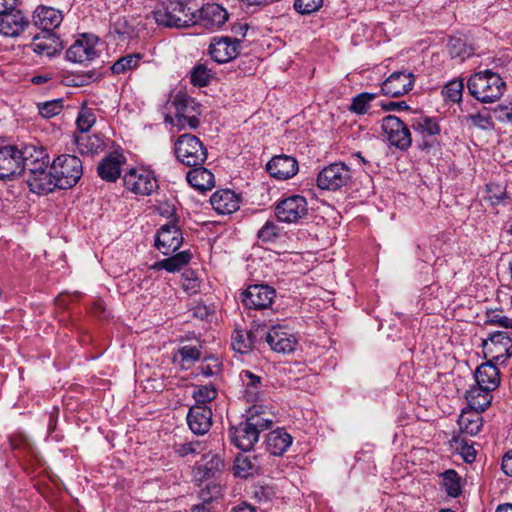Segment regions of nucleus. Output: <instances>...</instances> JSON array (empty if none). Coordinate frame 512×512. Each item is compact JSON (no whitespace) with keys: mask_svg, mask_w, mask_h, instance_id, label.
<instances>
[{"mask_svg":"<svg viewBox=\"0 0 512 512\" xmlns=\"http://www.w3.org/2000/svg\"><path fill=\"white\" fill-rule=\"evenodd\" d=\"M469 93L482 103H492L503 95L506 84L498 73L484 70L471 75L467 81Z\"/></svg>","mask_w":512,"mask_h":512,"instance_id":"1","label":"nucleus"},{"mask_svg":"<svg viewBox=\"0 0 512 512\" xmlns=\"http://www.w3.org/2000/svg\"><path fill=\"white\" fill-rule=\"evenodd\" d=\"M184 0H170L154 12V19L165 27L186 28L197 23V12Z\"/></svg>","mask_w":512,"mask_h":512,"instance_id":"2","label":"nucleus"},{"mask_svg":"<svg viewBox=\"0 0 512 512\" xmlns=\"http://www.w3.org/2000/svg\"><path fill=\"white\" fill-rule=\"evenodd\" d=\"M59 189L75 186L83 175L82 161L75 155H60L51 163Z\"/></svg>","mask_w":512,"mask_h":512,"instance_id":"3","label":"nucleus"},{"mask_svg":"<svg viewBox=\"0 0 512 512\" xmlns=\"http://www.w3.org/2000/svg\"><path fill=\"white\" fill-rule=\"evenodd\" d=\"M177 159L188 167L202 165L207 158V150L198 137L192 134L181 135L175 142Z\"/></svg>","mask_w":512,"mask_h":512,"instance_id":"4","label":"nucleus"},{"mask_svg":"<svg viewBox=\"0 0 512 512\" xmlns=\"http://www.w3.org/2000/svg\"><path fill=\"white\" fill-rule=\"evenodd\" d=\"M166 109L169 112L174 110L178 125L181 127L188 125L190 128H197L200 125L199 104L181 92L171 96Z\"/></svg>","mask_w":512,"mask_h":512,"instance_id":"5","label":"nucleus"},{"mask_svg":"<svg viewBox=\"0 0 512 512\" xmlns=\"http://www.w3.org/2000/svg\"><path fill=\"white\" fill-rule=\"evenodd\" d=\"M352 179L349 166L343 162H335L324 167L317 176V186L322 190L337 191L346 186Z\"/></svg>","mask_w":512,"mask_h":512,"instance_id":"6","label":"nucleus"},{"mask_svg":"<svg viewBox=\"0 0 512 512\" xmlns=\"http://www.w3.org/2000/svg\"><path fill=\"white\" fill-rule=\"evenodd\" d=\"M308 214V203L304 196L291 195L279 201L275 207L277 219L285 223H297Z\"/></svg>","mask_w":512,"mask_h":512,"instance_id":"7","label":"nucleus"},{"mask_svg":"<svg viewBox=\"0 0 512 512\" xmlns=\"http://www.w3.org/2000/svg\"><path fill=\"white\" fill-rule=\"evenodd\" d=\"M483 352L486 358L495 363H504L512 355V339L507 332L496 331L483 341Z\"/></svg>","mask_w":512,"mask_h":512,"instance_id":"8","label":"nucleus"},{"mask_svg":"<svg viewBox=\"0 0 512 512\" xmlns=\"http://www.w3.org/2000/svg\"><path fill=\"white\" fill-rule=\"evenodd\" d=\"M20 146L6 145L0 148V179L13 180L23 174Z\"/></svg>","mask_w":512,"mask_h":512,"instance_id":"9","label":"nucleus"},{"mask_svg":"<svg viewBox=\"0 0 512 512\" xmlns=\"http://www.w3.org/2000/svg\"><path fill=\"white\" fill-rule=\"evenodd\" d=\"M275 297V289L264 284L250 285L241 293V300L244 306L255 310L269 308Z\"/></svg>","mask_w":512,"mask_h":512,"instance_id":"10","label":"nucleus"},{"mask_svg":"<svg viewBox=\"0 0 512 512\" xmlns=\"http://www.w3.org/2000/svg\"><path fill=\"white\" fill-rule=\"evenodd\" d=\"M182 243V232L173 222L161 226L156 233L155 246L164 255L174 253Z\"/></svg>","mask_w":512,"mask_h":512,"instance_id":"11","label":"nucleus"},{"mask_svg":"<svg viewBox=\"0 0 512 512\" xmlns=\"http://www.w3.org/2000/svg\"><path fill=\"white\" fill-rule=\"evenodd\" d=\"M96 43V38L86 34L82 35L67 49V60L80 64L94 60L98 57Z\"/></svg>","mask_w":512,"mask_h":512,"instance_id":"12","label":"nucleus"},{"mask_svg":"<svg viewBox=\"0 0 512 512\" xmlns=\"http://www.w3.org/2000/svg\"><path fill=\"white\" fill-rule=\"evenodd\" d=\"M26 182L30 190L37 194H48L59 188L51 164H49V167H41L37 171L26 174Z\"/></svg>","mask_w":512,"mask_h":512,"instance_id":"13","label":"nucleus"},{"mask_svg":"<svg viewBox=\"0 0 512 512\" xmlns=\"http://www.w3.org/2000/svg\"><path fill=\"white\" fill-rule=\"evenodd\" d=\"M265 340L277 353H292L297 345L296 337L284 326L275 325L265 334Z\"/></svg>","mask_w":512,"mask_h":512,"instance_id":"14","label":"nucleus"},{"mask_svg":"<svg viewBox=\"0 0 512 512\" xmlns=\"http://www.w3.org/2000/svg\"><path fill=\"white\" fill-rule=\"evenodd\" d=\"M22 156L23 174L37 171L41 167H49L50 158L43 146L33 143L23 144L20 146Z\"/></svg>","mask_w":512,"mask_h":512,"instance_id":"15","label":"nucleus"},{"mask_svg":"<svg viewBox=\"0 0 512 512\" xmlns=\"http://www.w3.org/2000/svg\"><path fill=\"white\" fill-rule=\"evenodd\" d=\"M123 181L129 191L139 195H150L157 188L156 179L146 171L130 169L124 174Z\"/></svg>","mask_w":512,"mask_h":512,"instance_id":"16","label":"nucleus"},{"mask_svg":"<svg viewBox=\"0 0 512 512\" xmlns=\"http://www.w3.org/2000/svg\"><path fill=\"white\" fill-rule=\"evenodd\" d=\"M73 143L81 155L98 154L106 145L101 133L94 130H77L73 135Z\"/></svg>","mask_w":512,"mask_h":512,"instance_id":"17","label":"nucleus"},{"mask_svg":"<svg viewBox=\"0 0 512 512\" xmlns=\"http://www.w3.org/2000/svg\"><path fill=\"white\" fill-rule=\"evenodd\" d=\"M29 26V18L21 10L0 14V33L5 37H18Z\"/></svg>","mask_w":512,"mask_h":512,"instance_id":"18","label":"nucleus"},{"mask_svg":"<svg viewBox=\"0 0 512 512\" xmlns=\"http://www.w3.org/2000/svg\"><path fill=\"white\" fill-rule=\"evenodd\" d=\"M240 41L230 37L214 38L209 46V53L218 63H227L238 56Z\"/></svg>","mask_w":512,"mask_h":512,"instance_id":"19","label":"nucleus"},{"mask_svg":"<svg viewBox=\"0 0 512 512\" xmlns=\"http://www.w3.org/2000/svg\"><path fill=\"white\" fill-rule=\"evenodd\" d=\"M414 80L410 72H394L382 83L381 91L387 96L400 97L413 88Z\"/></svg>","mask_w":512,"mask_h":512,"instance_id":"20","label":"nucleus"},{"mask_svg":"<svg viewBox=\"0 0 512 512\" xmlns=\"http://www.w3.org/2000/svg\"><path fill=\"white\" fill-rule=\"evenodd\" d=\"M253 425L246 419L229 431L232 443L243 451L251 450L259 439L257 428H254Z\"/></svg>","mask_w":512,"mask_h":512,"instance_id":"21","label":"nucleus"},{"mask_svg":"<svg viewBox=\"0 0 512 512\" xmlns=\"http://www.w3.org/2000/svg\"><path fill=\"white\" fill-rule=\"evenodd\" d=\"M190 430L196 435L206 434L212 425V410L208 406L193 405L187 414Z\"/></svg>","mask_w":512,"mask_h":512,"instance_id":"22","label":"nucleus"},{"mask_svg":"<svg viewBox=\"0 0 512 512\" xmlns=\"http://www.w3.org/2000/svg\"><path fill=\"white\" fill-rule=\"evenodd\" d=\"M270 176L286 180L292 178L298 172V163L295 158L287 155L274 156L266 165Z\"/></svg>","mask_w":512,"mask_h":512,"instance_id":"23","label":"nucleus"},{"mask_svg":"<svg viewBox=\"0 0 512 512\" xmlns=\"http://www.w3.org/2000/svg\"><path fill=\"white\" fill-rule=\"evenodd\" d=\"M228 20L227 11L219 4L204 5L197 12V23L207 29L220 28Z\"/></svg>","mask_w":512,"mask_h":512,"instance_id":"24","label":"nucleus"},{"mask_svg":"<svg viewBox=\"0 0 512 512\" xmlns=\"http://www.w3.org/2000/svg\"><path fill=\"white\" fill-rule=\"evenodd\" d=\"M126 163V157L119 151H114L103 158L97 167V173L102 180L115 182L121 175V167Z\"/></svg>","mask_w":512,"mask_h":512,"instance_id":"25","label":"nucleus"},{"mask_svg":"<svg viewBox=\"0 0 512 512\" xmlns=\"http://www.w3.org/2000/svg\"><path fill=\"white\" fill-rule=\"evenodd\" d=\"M31 47L36 54L49 58L57 55L63 49L60 38L55 33L48 31L34 36Z\"/></svg>","mask_w":512,"mask_h":512,"instance_id":"26","label":"nucleus"},{"mask_svg":"<svg viewBox=\"0 0 512 512\" xmlns=\"http://www.w3.org/2000/svg\"><path fill=\"white\" fill-rule=\"evenodd\" d=\"M213 209L222 215L232 214L240 207V197L229 189L218 190L210 198Z\"/></svg>","mask_w":512,"mask_h":512,"instance_id":"27","label":"nucleus"},{"mask_svg":"<svg viewBox=\"0 0 512 512\" xmlns=\"http://www.w3.org/2000/svg\"><path fill=\"white\" fill-rule=\"evenodd\" d=\"M63 21L62 11L50 6H39L34 11L33 22L43 31L52 32Z\"/></svg>","mask_w":512,"mask_h":512,"instance_id":"28","label":"nucleus"},{"mask_svg":"<svg viewBox=\"0 0 512 512\" xmlns=\"http://www.w3.org/2000/svg\"><path fill=\"white\" fill-rule=\"evenodd\" d=\"M498 364L491 360L481 364L475 371L476 385L495 390L500 384Z\"/></svg>","mask_w":512,"mask_h":512,"instance_id":"29","label":"nucleus"},{"mask_svg":"<svg viewBox=\"0 0 512 512\" xmlns=\"http://www.w3.org/2000/svg\"><path fill=\"white\" fill-rule=\"evenodd\" d=\"M259 456L239 454L233 465L234 475L240 478H248L261 472Z\"/></svg>","mask_w":512,"mask_h":512,"instance_id":"30","label":"nucleus"},{"mask_svg":"<svg viewBox=\"0 0 512 512\" xmlns=\"http://www.w3.org/2000/svg\"><path fill=\"white\" fill-rule=\"evenodd\" d=\"M186 179L194 189L200 192L211 190L215 186L213 173L202 165L189 170Z\"/></svg>","mask_w":512,"mask_h":512,"instance_id":"31","label":"nucleus"},{"mask_svg":"<svg viewBox=\"0 0 512 512\" xmlns=\"http://www.w3.org/2000/svg\"><path fill=\"white\" fill-rule=\"evenodd\" d=\"M240 379L244 386L243 396L247 402H256L263 393L261 377L255 375L249 370H243L240 373Z\"/></svg>","mask_w":512,"mask_h":512,"instance_id":"32","label":"nucleus"},{"mask_svg":"<svg viewBox=\"0 0 512 512\" xmlns=\"http://www.w3.org/2000/svg\"><path fill=\"white\" fill-rule=\"evenodd\" d=\"M292 436L284 429H276L267 435L266 444L270 454L283 455L292 444Z\"/></svg>","mask_w":512,"mask_h":512,"instance_id":"33","label":"nucleus"},{"mask_svg":"<svg viewBox=\"0 0 512 512\" xmlns=\"http://www.w3.org/2000/svg\"><path fill=\"white\" fill-rule=\"evenodd\" d=\"M493 389L480 387L476 385L466 392V400L468 401L469 407L482 412L486 410L491 404Z\"/></svg>","mask_w":512,"mask_h":512,"instance_id":"34","label":"nucleus"},{"mask_svg":"<svg viewBox=\"0 0 512 512\" xmlns=\"http://www.w3.org/2000/svg\"><path fill=\"white\" fill-rule=\"evenodd\" d=\"M458 425L462 433L471 436L478 434L482 427L481 412L472 408L463 410L459 416Z\"/></svg>","mask_w":512,"mask_h":512,"instance_id":"35","label":"nucleus"},{"mask_svg":"<svg viewBox=\"0 0 512 512\" xmlns=\"http://www.w3.org/2000/svg\"><path fill=\"white\" fill-rule=\"evenodd\" d=\"M191 260V253L189 251H181L171 257L163 259L157 263V267L165 269L168 272L180 271Z\"/></svg>","mask_w":512,"mask_h":512,"instance_id":"36","label":"nucleus"},{"mask_svg":"<svg viewBox=\"0 0 512 512\" xmlns=\"http://www.w3.org/2000/svg\"><path fill=\"white\" fill-rule=\"evenodd\" d=\"M442 486L448 496L456 498L458 497L461 490V478L458 473L453 469H448L441 473Z\"/></svg>","mask_w":512,"mask_h":512,"instance_id":"37","label":"nucleus"},{"mask_svg":"<svg viewBox=\"0 0 512 512\" xmlns=\"http://www.w3.org/2000/svg\"><path fill=\"white\" fill-rule=\"evenodd\" d=\"M200 468L203 470V476L210 478L224 468V462L219 454L209 452L203 456Z\"/></svg>","mask_w":512,"mask_h":512,"instance_id":"38","label":"nucleus"},{"mask_svg":"<svg viewBox=\"0 0 512 512\" xmlns=\"http://www.w3.org/2000/svg\"><path fill=\"white\" fill-rule=\"evenodd\" d=\"M201 352L194 346H183L174 355V362H178L182 369H188L200 359Z\"/></svg>","mask_w":512,"mask_h":512,"instance_id":"39","label":"nucleus"},{"mask_svg":"<svg viewBox=\"0 0 512 512\" xmlns=\"http://www.w3.org/2000/svg\"><path fill=\"white\" fill-rule=\"evenodd\" d=\"M142 54L134 53L119 58L112 66L113 74H124L138 67Z\"/></svg>","mask_w":512,"mask_h":512,"instance_id":"40","label":"nucleus"},{"mask_svg":"<svg viewBox=\"0 0 512 512\" xmlns=\"http://www.w3.org/2000/svg\"><path fill=\"white\" fill-rule=\"evenodd\" d=\"M387 141L391 146L400 150H406L411 146L412 138L410 130H384Z\"/></svg>","mask_w":512,"mask_h":512,"instance_id":"41","label":"nucleus"},{"mask_svg":"<svg viewBox=\"0 0 512 512\" xmlns=\"http://www.w3.org/2000/svg\"><path fill=\"white\" fill-rule=\"evenodd\" d=\"M375 93L363 92L352 98L349 110L356 114H365L370 108V103L376 98Z\"/></svg>","mask_w":512,"mask_h":512,"instance_id":"42","label":"nucleus"},{"mask_svg":"<svg viewBox=\"0 0 512 512\" xmlns=\"http://www.w3.org/2000/svg\"><path fill=\"white\" fill-rule=\"evenodd\" d=\"M217 389L214 385H200L193 391L195 405L207 406V403L213 401L217 397Z\"/></svg>","mask_w":512,"mask_h":512,"instance_id":"43","label":"nucleus"},{"mask_svg":"<svg viewBox=\"0 0 512 512\" xmlns=\"http://www.w3.org/2000/svg\"><path fill=\"white\" fill-rule=\"evenodd\" d=\"M254 344V336L251 332H247L246 334L235 331V333L232 335V348L241 353H247L249 350L252 349Z\"/></svg>","mask_w":512,"mask_h":512,"instance_id":"44","label":"nucleus"},{"mask_svg":"<svg viewBox=\"0 0 512 512\" xmlns=\"http://www.w3.org/2000/svg\"><path fill=\"white\" fill-rule=\"evenodd\" d=\"M261 406L253 405L248 410L247 420L253 423V427L257 428V433L268 429L272 425V420L262 416Z\"/></svg>","mask_w":512,"mask_h":512,"instance_id":"45","label":"nucleus"},{"mask_svg":"<svg viewBox=\"0 0 512 512\" xmlns=\"http://www.w3.org/2000/svg\"><path fill=\"white\" fill-rule=\"evenodd\" d=\"M464 89L463 80H451L442 89V95L446 100L452 102H459L462 98V92Z\"/></svg>","mask_w":512,"mask_h":512,"instance_id":"46","label":"nucleus"},{"mask_svg":"<svg viewBox=\"0 0 512 512\" xmlns=\"http://www.w3.org/2000/svg\"><path fill=\"white\" fill-rule=\"evenodd\" d=\"M493 119L492 112L486 109L477 114H469L466 117L467 125L476 126L478 128H487L488 126L494 125L492 122Z\"/></svg>","mask_w":512,"mask_h":512,"instance_id":"47","label":"nucleus"},{"mask_svg":"<svg viewBox=\"0 0 512 512\" xmlns=\"http://www.w3.org/2000/svg\"><path fill=\"white\" fill-rule=\"evenodd\" d=\"M211 77L212 74L206 68V66L199 64L192 69L190 79L193 85L198 87H204L208 85Z\"/></svg>","mask_w":512,"mask_h":512,"instance_id":"48","label":"nucleus"},{"mask_svg":"<svg viewBox=\"0 0 512 512\" xmlns=\"http://www.w3.org/2000/svg\"><path fill=\"white\" fill-rule=\"evenodd\" d=\"M280 234V229L277 224L267 221L262 228L258 231L257 237L263 243L274 242Z\"/></svg>","mask_w":512,"mask_h":512,"instance_id":"49","label":"nucleus"},{"mask_svg":"<svg viewBox=\"0 0 512 512\" xmlns=\"http://www.w3.org/2000/svg\"><path fill=\"white\" fill-rule=\"evenodd\" d=\"M39 114L43 118H51L61 113L63 101L61 99L52 100L38 104Z\"/></svg>","mask_w":512,"mask_h":512,"instance_id":"50","label":"nucleus"},{"mask_svg":"<svg viewBox=\"0 0 512 512\" xmlns=\"http://www.w3.org/2000/svg\"><path fill=\"white\" fill-rule=\"evenodd\" d=\"M485 323L503 328H512V319L505 316L501 310H488Z\"/></svg>","mask_w":512,"mask_h":512,"instance_id":"51","label":"nucleus"},{"mask_svg":"<svg viewBox=\"0 0 512 512\" xmlns=\"http://www.w3.org/2000/svg\"><path fill=\"white\" fill-rule=\"evenodd\" d=\"M96 124V115L93 109L83 107L76 119L77 128H92Z\"/></svg>","mask_w":512,"mask_h":512,"instance_id":"52","label":"nucleus"},{"mask_svg":"<svg viewBox=\"0 0 512 512\" xmlns=\"http://www.w3.org/2000/svg\"><path fill=\"white\" fill-rule=\"evenodd\" d=\"M323 0H295L294 8L300 14H311L319 10Z\"/></svg>","mask_w":512,"mask_h":512,"instance_id":"53","label":"nucleus"},{"mask_svg":"<svg viewBox=\"0 0 512 512\" xmlns=\"http://www.w3.org/2000/svg\"><path fill=\"white\" fill-rule=\"evenodd\" d=\"M201 448L202 446L199 441H191L174 445L175 453L180 457H185L189 454H198Z\"/></svg>","mask_w":512,"mask_h":512,"instance_id":"54","label":"nucleus"},{"mask_svg":"<svg viewBox=\"0 0 512 512\" xmlns=\"http://www.w3.org/2000/svg\"><path fill=\"white\" fill-rule=\"evenodd\" d=\"M488 199L491 204H499L506 198L505 190L497 184L490 183L487 185Z\"/></svg>","mask_w":512,"mask_h":512,"instance_id":"55","label":"nucleus"},{"mask_svg":"<svg viewBox=\"0 0 512 512\" xmlns=\"http://www.w3.org/2000/svg\"><path fill=\"white\" fill-rule=\"evenodd\" d=\"M494 119L506 123L512 124V104L505 106H498L492 111Z\"/></svg>","mask_w":512,"mask_h":512,"instance_id":"56","label":"nucleus"},{"mask_svg":"<svg viewBox=\"0 0 512 512\" xmlns=\"http://www.w3.org/2000/svg\"><path fill=\"white\" fill-rule=\"evenodd\" d=\"M276 495L275 489L271 486L264 485L255 488L254 496L259 502H268Z\"/></svg>","mask_w":512,"mask_h":512,"instance_id":"57","label":"nucleus"},{"mask_svg":"<svg viewBox=\"0 0 512 512\" xmlns=\"http://www.w3.org/2000/svg\"><path fill=\"white\" fill-rule=\"evenodd\" d=\"M381 128H408V125L399 117L387 115L382 118Z\"/></svg>","mask_w":512,"mask_h":512,"instance_id":"58","label":"nucleus"},{"mask_svg":"<svg viewBox=\"0 0 512 512\" xmlns=\"http://www.w3.org/2000/svg\"><path fill=\"white\" fill-rule=\"evenodd\" d=\"M413 128H439L440 124L436 118L419 116L415 123L411 125Z\"/></svg>","mask_w":512,"mask_h":512,"instance_id":"59","label":"nucleus"},{"mask_svg":"<svg viewBox=\"0 0 512 512\" xmlns=\"http://www.w3.org/2000/svg\"><path fill=\"white\" fill-rule=\"evenodd\" d=\"M182 286L189 294H196L200 289V281L197 278H190L187 273H184Z\"/></svg>","mask_w":512,"mask_h":512,"instance_id":"60","label":"nucleus"},{"mask_svg":"<svg viewBox=\"0 0 512 512\" xmlns=\"http://www.w3.org/2000/svg\"><path fill=\"white\" fill-rule=\"evenodd\" d=\"M501 468L507 476L512 477V449L503 456Z\"/></svg>","mask_w":512,"mask_h":512,"instance_id":"61","label":"nucleus"},{"mask_svg":"<svg viewBox=\"0 0 512 512\" xmlns=\"http://www.w3.org/2000/svg\"><path fill=\"white\" fill-rule=\"evenodd\" d=\"M101 74L97 73L95 70H91L86 72L85 74L79 76L80 81L77 85H87L90 84L100 78Z\"/></svg>","mask_w":512,"mask_h":512,"instance_id":"62","label":"nucleus"},{"mask_svg":"<svg viewBox=\"0 0 512 512\" xmlns=\"http://www.w3.org/2000/svg\"><path fill=\"white\" fill-rule=\"evenodd\" d=\"M115 30L118 34H121V35H124L126 36L127 38H131L133 37L134 35V30L132 27H130L128 24H127V21L126 20H123V22H118L116 24V27H115Z\"/></svg>","mask_w":512,"mask_h":512,"instance_id":"63","label":"nucleus"},{"mask_svg":"<svg viewBox=\"0 0 512 512\" xmlns=\"http://www.w3.org/2000/svg\"><path fill=\"white\" fill-rule=\"evenodd\" d=\"M462 455L467 463H472L476 459L475 449L468 445L462 447Z\"/></svg>","mask_w":512,"mask_h":512,"instance_id":"64","label":"nucleus"}]
</instances>
